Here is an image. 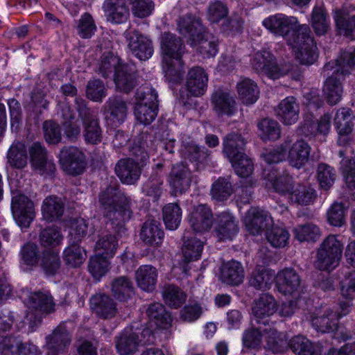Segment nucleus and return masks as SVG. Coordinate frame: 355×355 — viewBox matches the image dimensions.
I'll return each instance as SVG.
<instances>
[{"mask_svg":"<svg viewBox=\"0 0 355 355\" xmlns=\"http://www.w3.org/2000/svg\"><path fill=\"white\" fill-rule=\"evenodd\" d=\"M32 167L41 175L52 174L55 170V165L52 158L49 157L46 150L40 143H34L29 148Z\"/></svg>","mask_w":355,"mask_h":355,"instance_id":"obj_16","label":"nucleus"},{"mask_svg":"<svg viewBox=\"0 0 355 355\" xmlns=\"http://www.w3.org/2000/svg\"><path fill=\"white\" fill-rule=\"evenodd\" d=\"M214 232L220 241L232 240L239 232L237 222L230 212H223L217 216Z\"/></svg>","mask_w":355,"mask_h":355,"instance_id":"obj_25","label":"nucleus"},{"mask_svg":"<svg viewBox=\"0 0 355 355\" xmlns=\"http://www.w3.org/2000/svg\"><path fill=\"white\" fill-rule=\"evenodd\" d=\"M163 297L169 306L178 308L185 302L187 296L180 288L169 285L164 288Z\"/></svg>","mask_w":355,"mask_h":355,"instance_id":"obj_59","label":"nucleus"},{"mask_svg":"<svg viewBox=\"0 0 355 355\" xmlns=\"http://www.w3.org/2000/svg\"><path fill=\"white\" fill-rule=\"evenodd\" d=\"M168 182L174 193H182L191 186V171L183 163L177 164L173 166Z\"/></svg>","mask_w":355,"mask_h":355,"instance_id":"obj_20","label":"nucleus"},{"mask_svg":"<svg viewBox=\"0 0 355 355\" xmlns=\"http://www.w3.org/2000/svg\"><path fill=\"white\" fill-rule=\"evenodd\" d=\"M315 198V190L309 185L300 183H295L287 196L291 203L300 205H310Z\"/></svg>","mask_w":355,"mask_h":355,"instance_id":"obj_34","label":"nucleus"},{"mask_svg":"<svg viewBox=\"0 0 355 355\" xmlns=\"http://www.w3.org/2000/svg\"><path fill=\"white\" fill-rule=\"evenodd\" d=\"M132 283L126 277L116 278L112 284V292L120 301L125 300L129 297L132 293Z\"/></svg>","mask_w":355,"mask_h":355,"instance_id":"obj_58","label":"nucleus"},{"mask_svg":"<svg viewBox=\"0 0 355 355\" xmlns=\"http://www.w3.org/2000/svg\"><path fill=\"white\" fill-rule=\"evenodd\" d=\"M257 126L259 136L264 141L277 140L281 136V127L275 120L263 119Z\"/></svg>","mask_w":355,"mask_h":355,"instance_id":"obj_50","label":"nucleus"},{"mask_svg":"<svg viewBox=\"0 0 355 355\" xmlns=\"http://www.w3.org/2000/svg\"><path fill=\"white\" fill-rule=\"evenodd\" d=\"M99 202L105 217L110 220H128L130 218V199L115 187H109L101 193Z\"/></svg>","mask_w":355,"mask_h":355,"instance_id":"obj_4","label":"nucleus"},{"mask_svg":"<svg viewBox=\"0 0 355 355\" xmlns=\"http://www.w3.org/2000/svg\"><path fill=\"white\" fill-rule=\"evenodd\" d=\"M8 162L15 168H22L27 164L26 149L23 143L13 144L8 153Z\"/></svg>","mask_w":355,"mask_h":355,"instance_id":"obj_51","label":"nucleus"},{"mask_svg":"<svg viewBox=\"0 0 355 355\" xmlns=\"http://www.w3.org/2000/svg\"><path fill=\"white\" fill-rule=\"evenodd\" d=\"M141 340L131 330H125L116 341V348L120 355H128L137 350Z\"/></svg>","mask_w":355,"mask_h":355,"instance_id":"obj_41","label":"nucleus"},{"mask_svg":"<svg viewBox=\"0 0 355 355\" xmlns=\"http://www.w3.org/2000/svg\"><path fill=\"white\" fill-rule=\"evenodd\" d=\"M91 309L97 315L103 318H112L117 313L116 304L108 295L98 294L90 300Z\"/></svg>","mask_w":355,"mask_h":355,"instance_id":"obj_30","label":"nucleus"},{"mask_svg":"<svg viewBox=\"0 0 355 355\" xmlns=\"http://www.w3.org/2000/svg\"><path fill=\"white\" fill-rule=\"evenodd\" d=\"M146 312L149 320V329L145 331L146 334L152 333L153 329H167L170 327L171 315L166 311L162 304H150Z\"/></svg>","mask_w":355,"mask_h":355,"instance_id":"obj_26","label":"nucleus"},{"mask_svg":"<svg viewBox=\"0 0 355 355\" xmlns=\"http://www.w3.org/2000/svg\"><path fill=\"white\" fill-rule=\"evenodd\" d=\"M252 311L256 322L266 326L269 317L277 311L276 300L269 294H263L254 300Z\"/></svg>","mask_w":355,"mask_h":355,"instance_id":"obj_23","label":"nucleus"},{"mask_svg":"<svg viewBox=\"0 0 355 355\" xmlns=\"http://www.w3.org/2000/svg\"><path fill=\"white\" fill-rule=\"evenodd\" d=\"M343 245L336 235L328 236L322 243L317 253L316 267L321 270L335 268L342 257Z\"/></svg>","mask_w":355,"mask_h":355,"instance_id":"obj_8","label":"nucleus"},{"mask_svg":"<svg viewBox=\"0 0 355 355\" xmlns=\"http://www.w3.org/2000/svg\"><path fill=\"white\" fill-rule=\"evenodd\" d=\"M295 237L300 241H315L320 235V229L313 224L299 225L294 229Z\"/></svg>","mask_w":355,"mask_h":355,"instance_id":"obj_63","label":"nucleus"},{"mask_svg":"<svg viewBox=\"0 0 355 355\" xmlns=\"http://www.w3.org/2000/svg\"><path fill=\"white\" fill-rule=\"evenodd\" d=\"M293 352L297 355H317L318 347H315L307 338L303 336H295L290 342Z\"/></svg>","mask_w":355,"mask_h":355,"instance_id":"obj_57","label":"nucleus"},{"mask_svg":"<svg viewBox=\"0 0 355 355\" xmlns=\"http://www.w3.org/2000/svg\"><path fill=\"white\" fill-rule=\"evenodd\" d=\"M115 171L121 182L127 184H134L139 179L141 173L139 164L132 159L120 160Z\"/></svg>","mask_w":355,"mask_h":355,"instance_id":"obj_32","label":"nucleus"},{"mask_svg":"<svg viewBox=\"0 0 355 355\" xmlns=\"http://www.w3.org/2000/svg\"><path fill=\"white\" fill-rule=\"evenodd\" d=\"M107 107L110 114L107 118L114 125L120 124L124 121L128 113V107L123 100L118 97L110 98L107 102Z\"/></svg>","mask_w":355,"mask_h":355,"instance_id":"obj_40","label":"nucleus"},{"mask_svg":"<svg viewBox=\"0 0 355 355\" xmlns=\"http://www.w3.org/2000/svg\"><path fill=\"white\" fill-rule=\"evenodd\" d=\"M340 310L338 314L333 313L329 309H326L324 313L312 319V324L318 331L322 332L334 331L338 329V318L343 316Z\"/></svg>","mask_w":355,"mask_h":355,"instance_id":"obj_39","label":"nucleus"},{"mask_svg":"<svg viewBox=\"0 0 355 355\" xmlns=\"http://www.w3.org/2000/svg\"><path fill=\"white\" fill-rule=\"evenodd\" d=\"M234 191L233 186L227 178H219L213 184L211 189V197L218 201L226 200Z\"/></svg>","mask_w":355,"mask_h":355,"instance_id":"obj_53","label":"nucleus"},{"mask_svg":"<svg viewBox=\"0 0 355 355\" xmlns=\"http://www.w3.org/2000/svg\"><path fill=\"white\" fill-rule=\"evenodd\" d=\"M353 116L350 110L342 108L337 111L334 119L335 126L338 132V144L345 146L350 144L353 140L351 134L354 130Z\"/></svg>","mask_w":355,"mask_h":355,"instance_id":"obj_19","label":"nucleus"},{"mask_svg":"<svg viewBox=\"0 0 355 355\" xmlns=\"http://www.w3.org/2000/svg\"><path fill=\"white\" fill-rule=\"evenodd\" d=\"M1 355H40L37 346L28 343L24 345L15 337H3L0 343Z\"/></svg>","mask_w":355,"mask_h":355,"instance_id":"obj_24","label":"nucleus"},{"mask_svg":"<svg viewBox=\"0 0 355 355\" xmlns=\"http://www.w3.org/2000/svg\"><path fill=\"white\" fill-rule=\"evenodd\" d=\"M180 33L189 36L190 45L204 58L214 57L218 51V40L209 33L196 34L193 24H180Z\"/></svg>","mask_w":355,"mask_h":355,"instance_id":"obj_7","label":"nucleus"},{"mask_svg":"<svg viewBox=\"0 0 355 355\" xmlns=\"http://www.w3.org/2000/svg\"><path fill=\"white\" fill-rule=\"evenodd\" d=\"M333 65V63H329L324 67L325 71H333L325 81L324 93L328 103L335 105L340 101L343 94L341 78L349 73L355 65V50L349 49L343 52L336 61L335 67Z\"/></svg>","mask_w":355,"mask_h":355,"instance_id":"obj_3","label":"nucleus"},{"mask_svg":"<svg viewBox=\"0 0 355 355\" xmlns=\"http://www.w3.org/2000/svg\"><path fill=\"white\" fill-rule=\"evenodd\" d=\"M268 241L274 248H284L289 241L288 232L282 226H273L266 232Z\"/></svg>","mask_w":355,"mask_h":355,"instance_id":"obj_56","label":"nucleus"},{"mask_svg":"<svg viewBox=\"0 0 355 355\" xmlns=\"http://www.w3.org/2000/svg\"><path fill=\"white\" fill-rule=\"evenodd\" d=\"M263 338L266 340L267 347L273 352L277 351V346L282 342L280 334L271 327H259L257 329L246 331L243 338V345L248 348L258 347Z\"/></svg>","mask_w":355,"mask_h":355,"instance_id":"obj_9","label":"nucleus"},{"mask_svg":"<svg viewBox=\"0 0 355 355\" xmlns=\"http://www.w3.org/2000/svg\"><path fill=\"white\" fill-rule=\"evenodd\" d=\"M162 69L165 77L172 85L182 80L184 72L182 57L185 50L182 40L170 33H164L161 38Z\"/></svg>","mask_w":355,"mask_h":355,"instance_id":"obj_2","label":"nucleus"},{"mask_svg":"<svg viewBox=\"0 0 355 355\" xmlns=\"http://www.w3.org/2000/svg\"><path fill=\"white\" fill-rule=\"evenodd\" d=\"M211 104L218 116H232L237 110L234 96L227 89H218L211 95Z\"/></svg>","mask_w":355,"mask_h":355,"instance_id":"obj_18","label":"nucleus"},{"mask_svg":"<svg viewBox=\"0 0 355 355\" xmlns=\"http://www.w3.org/2000/svg\"><path fill=\"white\" fill-rule=\"evenodd\" d=\"M134 114L140 124L146 125L154 121L157 114V94L155 89L145 87L137 91Z\"/></svg>","mask_w":355,"mask_h":355,"instance_id":"obj_6","label":"nucleus"},{"mask_svg":"<svg viewBox=\"0 0 355 355\" xmlns=\"http://www.w3.org/2000/svg\"><path fill=\"white\" fill-rule=\"evenodd\" d=\"M252 64L259 73H264L272 79H277L288 71V69H279L272 55L267 51L256 53L252 60Z\"/></svg>","mask_w":355,"mask_h":355,"instance_id":"obj_14","label":"nucleus"},{"mask_svg":"<svg viewBox=\"0 0 355 355\" xmlns=\"http://www.w3.org/2000/svg\"><path fill=\"white\" fill-rule=\"evenodd\" d=\"M346 210L342 203L334 202L327 212L328 223L335 227H341L345 223Z\"/></svg>","mask_w":355,"mask_h":355,"instance_id":"obj_61","label":"nucleus"},{"mask_svg":"<svg viewBox=\"0 0 355 355\" xmlns=\"http://www.w3.org/2000/svg\"><path fill=\"white\" fill-rule=\"evenodd\" d=\"M24 303L27 306L24 322L28 325L31 331H35L41 324L44 316L54 309L52 297L48 292L31 293L24 300Z\"/></svg>","mask_w":355,"mask_h":355,"instance_id":"obj_5","label":"nucleus"},{"mask_svg":"<svg viewBox=\"0 0 355 355\" xmlns=\"http://www.w3.org/2000/svg\"><path fill=\"white\" fill-rule=\"evenodd\" d=\"M284 146L286 150V157L291 166L300 168L307 162L311 148L304 141L297 140L293 144L286 141Z\"/></svg>","mask_w":355,"mask_h":355,"instance_id":"obj_22","label":"nucleus"},{"mask_svg":"<svg viewBox=\"0 0 355 355\" xmlns=\"http://www.w3.org/2000/svg\"><path fill=\"white\" fill-rule=\"evenodd\" d=\"M183 239L184 245L182 252L184 259L187 262L198 260L201 256L204 242L196 237H190L188 232L184 233Z\"/></svg>","mask_w":355,"mask_h":355,"instance_id":"obj_46","label":"nucleus"},{"mask_svg":"<svg viewBox=\"0 0 355 355\" xmlns=\"http://www.w3.org/2000/svg\"><path fill=\"white\" fill-rule=\"evenodd\" d=\"M103 9L107 20L123 22L128 19L130 12L124 0H105Z\"/></svg>","mask_w":355,"mask_h":355,"instance_id":"obj_36","label":"nucleus"},{"mask_svg":"<svg viewBox=\"0 0 355 355\" xmlns=\"http://www.w3.org/2000/svg\"><path fill=\"white\" fill-rule=\"evenodd\" d=\"M83 124V136L87 143L96 144L102 139V130L94 112L84 105L78 108Z\"/></svg>","mask_w":355,"mask_h":355,"instance_id":"obj_15","label":"nucleus"},{"mask_svg":"<svg viewBox=\"0 0 355 355\" xmlns=\"http://www.w3.org/2000/svg\"><path fill=\"white\" fill-rule=\"evenodd\" d=\"M299 105L293 96L283 99L276 109L277 116L286 125L295 123L299 118Z\"/></svg>","mask_w":355,"mask_h":355,"instance_id":"obj_28","label":"nucleus"},{"mask_svg":"<svg viewBox=\"0 0 355 355\" xmlns=\"http://www.w3.org/2000/svg\"><path fill=\"white\" fill-rule=\"evenodd\" d=\"M40 260V252L36 244L28 243L21 250V267L27 270L36 266Z\"/></svg>","mask_w":355,"mask_h":355,"instance_id":"obj_49","label":"nucleus"},{"mask_svg":"<svg viewBox=\"0 0 355 355\" xmlns=\"http://www.w3.org/2000/svg\"><path fill=\"white\" fill-rule=\"evenodd\" d=\"M164 232L154 220L146 221L141 229V239L147 244L152 245H159L163 239Z\"/></svg>","mask_w":355,"mask_h":355,"instance_id":"obj_44","label":"nucleus"},{"mask_svg":"<svg viewBox=\"0 0 355 355\" xmlns=\"http://www.w3.org/2000/svg\"><path fill=\"white\" fill-rule=\"evenodd\" d=\"M341 295L346 301L340 302V309L343 311L342 315H346L349 311L350 300L355 295V273L351 274L350 277L343 282Z\"/></svg>","mask_w":355,"mask_h":355,"instance_id":"obj_52","label":"nucleus"},{"mask_svg":"<svg viewBox=\"0 0 355 355\" xmlns=\"http://www.w3.org/2000/svg\"><path fill=\"white\" fill-rule=\"evenodd\" d=\"M244 270L241 264L231 261L223 264L220 268V279L229 285H239L243 282Z\"/></svg>","mask_w":355,"mask_h":355,"instance_id":"obj_33","label":"nucleus"},{"mask_svg":"<svg viewBox=\"0 0 355 355\" xmlns=\"http://www.w3.org/2000/svg\"><path fill=\"white\" fill-rule=\"evenodd\" d=\"M64 211L63 203L56 196H49L43 202L42 216L47 221H53L60 218Z\"/></svg>","mask_w":355,"mask_h":355,"instance_id":"obj_45","label":"nucleus"},{"mask_svg":"<svg viewBox=\"0 0 355 355\" xmlns=\"http://www.w3.org/2000/svg\"><path fill=\"white\" fill-rule=\"evenodd\" d=\"M162 216L166 227L174 230L181 223L182 209L176 203H168L163 207Z\"/></svg>","mask_w":355,"mask_h":355,"instance_id":"obj_48","label":"nucleus"},{"mask_svg":"<svg viewBox=\"0 0 355 355\" xmlns=\"http://www.w3.org/2000/svg\"><path fill=\"white\" fill-rule=\"evenodd\" d=\"M58 158L62 169L67 174L79 175L85 168V154L76 147L63 148L60 150Z\"/></svg>","mask_w":355,"mask_h":355,"instance_id":"obj_10","label":"nucleus"},{"mask_svg":"<svg viewBox=\"0 0 355 355\" xmlns=\"http://www.w3.org/2000/svg\"><path fill=\"white\" fill-rule=\"evenodd\" d=\"M192 230L198 234L209 232L213 225V213L209 207L200 204L193 207L187 216Z\"/></svg>","mask_w":355,"mask_h":355,"instance_id":"obj_12","label":"nucleus"},{"mask_svg":"<svg viewBox=\"0 0 355 355\" xmlns=\"http://www.w3.org/2000/svg\"><path fill=\"white\" fill-rule=\"evenodd\" d=\"M60 261L58 252L55 250H48L43 254L42 266L46 273L54 274L60 268Z\"/></svg>","mask_w":355,"mask_h":355,"instance_id":"obj_64","label":"nucleus"},{"mask_svg":"<svg viewBox=\"0 0 355 355\" xmlns=\"http://www.w3.org/2000/svg\"><path fill=\"white\" fill-rule=\"evenodd\" d=\"M276 285L278 291L284 295H291L298 291L301 279L293 269H284L275 275Z\"/></svg>","mask_w":355,"mask_h":355,"instance_id":"obj_27","label":"nucleus"},{"mask_svg":"<svg viewBox=\"0 0 355 355\" xmlns=\"http://www.w3.org/2000/svg\"><path fill=\"white\" fill-rule=\"evenodd\" d=\"M208 75L200 67L191 68L187 74L185 87L189 94L193 96H202L207 87Z\"/></svg>","mask_w":355,"mask_h":355,"instance_id":"obj_21","label":"nucleus"},{"mask_svg":"<svg viewBox=\"0 0 355 355\" xmlns=\"http://www.w3.org/2000/svg\"><path fill=\"white\" fill-rule=\"evenodd\" d=\"M117 246L116 237L112 234H106L98 239L95 245V251L97 254L111 258L114 255Z\"/></svg>","mask_w":355,"mask_h":355,"instance_id":"obj_54","label":"nucleus"},{"mask_svg":"<svg viewBox=\"0 0 355 355\" xmlns=\"http://www.w3.org/2000/svg\"><path fill=\"white\" fill-rule=\"evenodd\" d=\"M331 116L325 114L320 117L317 123L305 122L302 127V132L306 136H316L318 134L326 135L331 128Z\"/></svg>","mask_w":355,"mask_h":355,"instance_id":"obj_47","label":"nucleus"},{"mask_svg":"<svg viewBox=\"0 0 355 355\" xmlns=\"http://www.w3.org/2000/svg\"><path fill=\"white\" fill-rule=\"evenodd\" d=\"M114 80L118 89L129 92L136 85L135 67L129 64L119 65Z\"/></svg>","mask_w":355,"mask_h":355,"instance_id":"obj_31","label":"nucleus"},{"mask_svg":"<svg viewBox=\"0 0 355 355\" xmlns=\"http://www.w3.org/2000/svg\"><path fill=\"white\" fill-rule=\"evenodd\" d=\"M275 279L274 270L260 266L252 272L249 280L250 286L258 290L269 289Z\"/></svg>","mask_w":355,"mask_h":355,"instance_id":"obj_37","label":"nucleus"},{"mask_svg":"<svg viewBox=\"0 0 355 355\" xmlns=\"http://www.w3.org/2000/svg\"><path fill=\"white\" fill-rule=\"evenodd\" d=\"M70 336L66 328L58 327L51 335L46 337L48 355H60L70 344Z\"/></svg>","mask_w":355,"mask_h":355,"instance_id":"obj_29","label":"nucleus"},{"mask_svg":"<svg viewBox=\"0 0 355 355\" xmlns=\"http://www.w3.org/2000/svg\"><path fill=\"white\" fill-rule=\"evenodd\" d=\"M239 96L245 105L254 103L259 98L257 85L250 78H243L237 83Z\"/></svg>","mask_w":355,"mask_h":355,"instance_id":"obj_43","label":"nucleus"},{"mask_svg":"<svg viewBox=\"0 0 355 355\" xmlns=\"http://www.w3.org/2000/svg\"><path fill=\"white\" fill-rule=\"evenodd\" d=\"M229 160L238 175L245 178L252 173V162L245 153H242V156L236 157Z\"/></svg>","mask_w":355,"mask_h":355,"instance_id":"obj_62","label":"nucleus"},{"mask_svg":"<svg viewBox=\"0 0 355 355\" xmlns=\"http://www.w3.org/2000/svg\"><path fill=\"white\" fill-rule=\"evenodd\" d=\"M243 223L250 234L260 235L272 225L273 221L267 211L259 208L252 207L245 214Z\"/></svg>","mask_w":355,"mask_h":355,"instance_id":"obj_13","label":"nucleus"},{"mask_svg":"<svg viewBox=\"0 0 355 355\" xmlns=\"http://www.w3.org/2000/svg\"><path fill=\"white\" fill-rule=\"evenodd\" d=\"M266 28L277 36L284 37L295 58L304 64H312L317 59V47L306 24H263Z\"/></svg>","mask_w":355,"mask_h":355,"instance_id":"obj_1","label":"nucleus"},{"mask_svg":"<svg viewBox=\"0 0 355 355\" xmlns=\"http://www.w3.org/2000/svg\"><path fill=\"white\" fill-rule=\"evenodd\" d=\"M336 174L335 170L325 164H320L317 169V178L322 189H329L336 180Z\"/></svg>","mask_w":355,"mask_h":355,"instance_id":"obj_60","label":"nucleus"},{"mask_svg":"<svg viewBox=\"0 0 355 355\" xmlns=\"http://www.w3.org/2000/svg\"><path fill=\"white\" fill-rule=\"evenodd\" d=\"M157 275V270L155 267L144 265L136 271L135 279L138 286L141 290L150 292L155 288Z\"/></svg>","mask_w":355,"mask_h":355,"instance_id":"obj_35","label":"nucleus"},{"mask_svg":"<svg viewBox=\"0 0 355 355\" xmlns=\"http://www.w3.org/2000/svg\"><path fill=\"white\" fill-rule=\"evenodd\" d=\"M11 208L17 225L21 228L29 227L35 215L33 202L24 195H15Z\"/></svg>","mask_w":355,"mask_h":355,"instance_id":"obj_11","label":"nucleus"},{"mask_svg":"<svg viewBox=\"0 0 355 355\" xmlns=\"http://www.w3.org/2000/svg\"><path fill=\"white\" fill-rule=\"evenodd\" d=\"M223 145L224 154L228 159H232L244 153L245 141L240 135L230 133L224 139Z\"/></svg>","mask_w":355,"mask_h":355,"instance_id":"obj_42","label":"nucleus"},{"mask_svg":"<svg viewBox=\"0 0 355 355\" xmlns=\"http://www.w3.org/2000/svg\"><path fill=\"white\" fill-rule=\"evenodd\" d=\"M103 256L96 254L90 258L88 264L89 272L96 280H99L109 270L110 263L107 259L108 257L106 256L103 257Z\"/></svg>","mask_w":355,"mask_h":355,"instance_id":"obj_55","label":"nucleus"},{"mask_svg":"<svg viewBox=\"0 0 355 355\" xmlns=\"http://www.w3.org/2000/svg\"><path fill=\"white\" fill-rule=\"evenodd\" d=\"M128 46L132 55L140 60H146L153 54L151 40L138 31L130 32L127 37Z\"/></svg>","mask_w":355,"mask_h":355,"instance_id":"obj_17","label":"nucleus"},{"mask_svg":"<svg viewBox=\"0 0 355 355\" xmlns=\"http://www.w3.org/2000/svg\"><path fill=\"white\" fill-rule=\"evenodd\" d=\"M86 257V252L79 245V242L69 241V245L63 252V259L67 266L78 268L83 263Z\"/></svg>","mask_w":355,"mask_h":355,"instance_id":"obj_38","label":"nucleus"}]
</instances>
